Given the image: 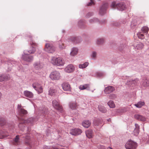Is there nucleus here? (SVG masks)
Here are the masks:
<instances>
[{"label": "nucleus", "mask_w": 149, "mask_h": 149, "mask_svg": "<svg viewBox=\"0 0 149 149\" xmlns=\"http://www.w3.org/2000/svg\"><path fill=\"white\" fill-rule=\"evenodd\" d=\"M17 109L18 114L21 117L23 116L27 113V111L22 108L20 104L18 105Z\"/></svg>", "instance_id": "nucleus-9"}, {"label": "nucleus", "mask_w": 149, "mask_h": 149, "mask_svg": "<svg viewBox=\"0 0 149 149\" xmlns=\"http://www.w3.org/2000/svg\"><path fill=\"white\" fill-rule=\"evenodd\" d=\"M97 72H93L92 73H91V75L93 76H94L97 77V75L96 73Z\"/></svg>", "instance_id": "nucleus-56"}, {"label": "nucleus", "mask_w": 149, "mask_h": 149, "mask_svg": "<svg viewBox=\"0 0 149 149\" xmlns=\"http://www.w3.org/2000/svg\"><path fill=\"white\" fill-rule=\"evenodd\" d=\"M135 128L134 131V134L135 136H137L139 132V126L137 124H135Z\"/></svg>", "instance_id": "nucleus-29"}, {"label": "nucleus", "mask_w": 149, "mask_h": 149, "mask_svg": "<svg viewBox=\"0 0 149 149\" xmlns=\"http://www.w3.org/2000/svg\"><path fill=\"white\" fill-rule=\"evenodd\" d=\"M22 58L23 60L28 62H32L33 59V56L28 54L26 51L24 52V54H22Z\"/></svg>", "instance_id": "nucleus-5"}, {"label": "nucleus", "mask_w": 149, "mask_h": 149, "mask_svg": "<svg viewBox=\"0 0 149 149\" xmlns=\"http://www.w3.org/2000/svg\"><path fill=\"white\" fill-rule=\"evenodd\" d=\"M106 22L105 20V19H102L100 21L99 20V22H98V23H100V24H104Z\"/></svg>", "instance_id": "nucleus-53"}, {"label": "nucleus", "mask_w": 149, "mask_h": 149, "mask_svg": "<svg viewBox=\"0 0 149 149\" xmlns=\"http://www.w3.org/2000/svg\"><path fill=\"white\" fill-rule=\"evenodd\" d=\"M127 83H128V84H129V85L130 84H129V83H128V82H127Z\"/></svg>", "instance_id": "nucleus-63"}, {"label": "nucleus", "mask_w": 149, "mask_h": 149, "mask_svg": "<svg viewBox=\"0 0 149 149\" xmlns=\"http://www.w3.org/2000/svg\"><path fill=\"white\" fill-rule=\"evenodd\" d=\"M25 143L26 145L31 146L32 145V141L30 139V136L28 135H25Z\"/></svg>", "instance_id": "nucleus-20"}, {"label": "nucleus", "mask_w": 149, "mask_h": 149, "mask_svg": "<svg viewBox=\"0 0 149 149\" xmlns=\"http://www.w3.org/2000/svg\"><path fill=\"white\" fill-rule=\"evenodd\" d=\"M143 86L145 87L149 86V79H146L143 81Z\"/></svg>", "instance_id": "nucleus-37"}, {"label": "nucleus", "mask_w": 149, "mask_h": 149, "mask_svg": "<svg viewBox=\"0 0 149 149\" xmlns=\"http://www.w3.org/2000/svg\"><path fill=\"white\" fill-rule=\"evenodd\" d=\"M102 121L99 120H95L93 122L94 125L96 126H99L100 127H102V125H100Z\"/></svg>", "instance_id": "nucleus-43"}, {"label": "nucleus", "mask_w": 149, "mask_h": 149, "mask_svg": "<svg viewBox=\"0 0 149 149\" xmlns=\"http://www.w3.org/2000/svg\"><path fill=\"white\" fill-rule=\"evenodd\" d=\"M110 97L111 98H114L116 97V96L115 94H112L110 95Z\"/></svg>", "instance_id": "nucleus-57"}, {"label": "nucleus", "mask_w": 149, "mask_h": 149, "mask_svg": "<svg viewBox=\"0 0 149 149\" xmlns=\"http://www.w3.org/2000/svg\"><path fill=\"white\" fill-rule=\"evenodd\" d=\"M7 64L8 65V71H11L13 66H16L18 64L17 61L12 59H8L7 60Z\"/></svg>", "instance_id": "nucleus-8"}, {"label": "nucleus", "mask_w": 149, "mask_h": 149, "mask_svg": "<svg viewBox=\"0 0 149 149\" xmlns=\"http://www.w3.org/2000/svg\"><path fill=\"white\" fill-rule=\"evenodd\" d=\"M67 40L69 42H71L74 44H77L80 42L81 41V38L80 37H71L68 38Z\"/></svg>", "instance_id": "nucleus-10"}, {"label": "nucleus", "mask_w": 149, "mask_h": 149, "mask_svg": "<svg viewBox=\"0 0 149 149\" xmlns=\"http://www.w3.org/2000/svg\"><path fill=\"white\" fill-rule=\"evenodd\" d=\"M51 63L57 66H62L64 65V62L63 60L60 57H52L51 59Z\"/></svg>", "instance_id": "nucleus-1"}, {"label": "nucleus", "mask_w": 149, "mask_h": 149, "mask_svg": "<svg viewBox=\"0 0 149 149\" xmlns=\"http://www.w3.org/2000/svg\"><path fill=\"white\" fill-rule=\"evenodd\" d=\"M99 22V20L96 18H94L90 19L89 20V23L90 24H92L95 23H97Z\"/></svg>", "instance_id": "nucleus-35"}, {"label": "nucleus", "mask_w": 149, "mask_h": 149, "mask_svg": "<svg viewBox=\"0 0 149 149\" xmlns=\"http://www.w3.org/2000/svg\"><path fill=\"white\" fill-rule=\"evenodd\" d=\"M137 34L139 38L143 39L144 38V36L143 34L140 33H138Z\"/></svg>", "instance_id": "nucleus-47"}, {"label": "nucleus", "mask_w": 149, "mask_h": 149, "mask_svg": "<svg viewBox=\"0 0 149 149\" xmlns=\"http://www.w3.org/2000/svg\"><path fill=\"white\" fill-rule=\"evenodd\" d=\"M50 78L52 80H58L61 78L60 72L58 71H54L52 72L49 76Z\"/></svg>", "instance_id": "nucleus-4"}, {"label": "nucleus", "mask_w": 149, "mask_h": 149, "mask_svg": "<svg viewBox=\"0 0 149 149\" xmlns=\"http://www.w3.org/2000/svg\"><path fill=\"white\" fill-rule=\"evenodd\" d=\"M69 108L71 110H74L76 109L77 105L75 102H71L69 103Z\"/></svg>", "instance_id": "nucleus-26"}, {"label": "nucleus", "mask_w": 149, "mask_h": 149, "mask_svg": "<svg viewBox=\"0 0 149 149\" xmlns=\"http://www.w3.org/2000/svg\"><path fill=\"white\" fill-rule=\"evenodd\" d=\"M56 92V91L55 89L50 88L49 92V94L51 95H52Z\"/></svg>", "instance_id": "nucleus-45"}, {"label": "nucleus", "mask_w": 149, "mask_h": 149, "mask_svg": "<svg viewBox=\"0 0 149 149\" xmlns=\"http://www.w3.org/2000/svg\"><path fill=\"white\" fill-rule=\"evenodd\" d=\"M45 50L48 53H53L55 50V48L52 44L49 43H46L45 45Z\"/></svg>", "instance_id": "nucleus-7"}, {"label": "nucleus", "mask_w": 149, "mask_h": 149, "mask_svg": "<svg viewBox=\"0 0 149 149\" xmlns=\"http://www.w3.org/2000/svg\"><path fill=\"white\" fill-rule=\"evenodd\" d=\"M108 6V4L107 3L103 4L100 7L99 10V14L100 15H103L106 13V10Z\"/></svg>", "instance_id": "nucleus-14"}, {"label": "nucleus", "mask_w": 149, "mask_h": 149, "mask_svg": "<svg viewBox=\"0 0 149 149\" xmlns=\"http://www.w3.org/2000/svg\"><path fill=\"white\" fill-rule=\"evenodd\" d=\"M124 24V22H115L113 23V25L115 26H120L122 24Z\"/></svg>", "instance_id": "nucleus-42"}, {"label": "nucleus", "mask_w": 149, "mask_h": 149, "mask_svg": "<svg viewBox=\"0 0 149 149\" xmlns=\"http://www.w3.org/2000/svg\"><path fill=\"white\" fill-rule=\"evenodd\" d=\"M148 30V28L146 26H143L141 29V30L143 32L146 33H147Z\"/></svg>", "instance_id": "nucleus-44"}, {"label": "nucleus", "mask_w": 149, "mask_h": 149, "mask_svg": "<svg viewBox=\"0 0 149 149\" xmlns=\"http://www.w3.org/2000/svg\"><path fill=\"white\" fill-rule=\"evenodd\" d=\"M63 89L65 91H70L71 87L69 84L68 83H64L62 84Z\"/></svg>", "instance_id": "nucleus-19"}, {"label": "nucleus", "mask_w": 149, "mask_h": 149, "mask_svg": "<svg viewBox=\"0 0 149 149\" xmlns=\"http://www.w3.org/2000/svg\"><path fill=\"white\" fill-rule=\"evenodd\" d=\"M33 88L39 94L43 92L42 88V87L39 86L37 83H35L32 84Z\"/></svg>", "instance_id": "nucleus-16"}, {"label": "nucleus", "mask_w": 149, "mask_h": 149, "mask_svg": "<svg viewBox=\"0 0 149 149\" xmlns=\"http://www.w3.org/2000/svg\"><path fill=\"white\" fill-rule=\"evenodd\" d=\"M75 70V67L72 64H70L67 66L64 69V71L66 72L70 73L73 72Z\"/></svg>", "instance_id": "nucleus-15"}, {"label": "nucleus", "mask_w": 149, "mask_h": 149, "mask_svg": "<svg viewBox=\"0 0 149 149\" xmlns=\"http://www.w3.org/2000/svg\"><path fill=\"white\" fill-rule=\"evenodd\" d=\"M53 107L61 112H62L63 109L59 105L58 102L56 100H54L52 102Z\"/></svg>", "instance_id": "nucleus-12"}, {"label": "nucleus", "mask_w": 149, "mask_h": 149, "mask_svg": "<svg viewBox=\"0 0 149 149\" xmlns=\"http://www.w3.org/2000/svg\"><path fill=\"white\" fill-rule=\"evenodd\" d=\"M107 149H113L112 148H111L110 147H108L107 148Z\"/></svg>", "instance_id": "nucleus-59"}, {"label": "nucleus", "mask_w": 149, "mask_h": 149, "mask_svg": "<svg viewBox=\"0 0 149 149\" xmlns=\"http://www.w3.org/2000/svg\"><path fill=\"white\" fill-rule=\"evenodd\" d=\"M107 120L108 121H110V118H109V119H108Z\"/></svg>", "instance_id": "nucleus-61"}, {"label": "nucleus", "mask_w": 149, "mask_h": 149, "mask_svg": "<svg viewBox=\"0 0 149 149\" xmlns=\"http://www.w3.org/2000/svg\"><path fill=\"white\" fill-rule=\"evenodd\" d=\"M145 104V102L143 101H139L138 102L137 104H134L136 107L138 108H141L142 106L144 105Z\"/></svg>", "instance_id": "nucleus-34"}, {"label": "nucleus", "mask_w": 149, "mask_h": 149, "mask_svg": "<svg viewBox=\"0 0 149 149\" xmlns=\"http://www.w3.org/2000/svg\"><path fill=\"white\" fill-rule=\"evenodd\" d=\"M24 94L25 97L29 98H32L33 96V94L32 92L27 90L24 91Z\"/></svg>", "instance_id": "nucleus-22"}, {"label": "nucleus", "mask_w": 149, "mask_h": 149, "mask_svg": "<svg viewBox=\"0 0 149 149\" xmlns=\"http://www.w3.org/2000/svg\"><path fill=\"white\" fill-rule=\"evenodd\" d=\"M40 114H41L43 115L44 114H46L48 112L47 109L45 107H41L39 109Z\"/></svg>", "instance_id": "nucleus-23"}, {"label": "nucleus", "mask_w": 149, "mask_h": 149, "mask_svg": "<svg viewBox=\"0 0 149 149\" xmlns=\"http://www.w3.org/2000/svg\"><path fill=\"white\" fill-rule=\"evenodd\" d=\"M8 136L7 132L3 130L0 131V139H2Z\"/></svg>", "instance_id": "nucleus-31"}, {"label": "nucleus", "mask_w": 149, "mask_h": 149, "mask_svg": "<svg viewBox=\"0 0 149 149\" xmlns=\"http://www.w3.org/2000/svg\"><path fill=\"white\" fill-rule=\"evenodd\" d=\"M6 123L5 119L3 117H0V125L1 126L4 125Z\"/></svg>", "instance_id": "nucleus-40"}, {"label": "nucleus", "mask_w": 149, "mask_h": 149, "mask_svg": "<svg viewBox=\"0 0 149 149\" xmlns=\"http://www.w3.org/2000/svg\"><path fill=\"white\" fill-rule=\"evenodd\" d=\"M104 42V40L103 38H99L97 39L96 43L98 45H101L103 44Z\"/></svg>", "instance_id": "nucleus-41"}, {"label": "nucleus", "mask_w": 149, "mask_h": 149, "mask_svg": "<svg viewBox=\"0 0 149 149\" xmlns=\"http://www.w3.org/2000/svg\"><path fill=\"white\" fill-rule=\"evenodd\" d=\"M90 1L91 2L88 3L87 4L88 6H91L93 4H94V2L93 1V0H90Z\"/></svg>", "instance_id": "nucleus-54"}, {"label": "nucleus", "mask_w": 149, "mask_h": 149, "mask_svg": "<svg viewBox=\"0 0 149 149\" xmlns=\"http://www.w3.org/2000/svg\"><path fill=\"white\" fill-rule=\"evenodd\" d=\"M111 7L112 8H117L118 10L123 11L125 8V3L121 2L118 3H116V2H112L111 5Z\"/></svg>", "instance_id": "nucleus-2"}, {"label": "nucleus", "mask_w": 149, "mask_h": 149, "mask_svg": "<svg viewBox=\"0 0 149 149\" xmlns=\"http://www.w3.org/2000/svg\"><path fill=\"white\" fill-rule=\"evenodd\" d=\"M19 142V135H17L13 140V143L15 144H18Z\"/></svg>", "instance_id": "nucleus-32"}, {"label": "nucleus", "mask_w": 149, "mask_h": 149, "mask_svg": "<svg viewBox=\"0 0 149 149\" xmlns=\"http://www.w3.org/2000/svg\"><path fill=\"white\" fill-rule=\"evenodd\" d=\"M124 77H122V79H127V77H126H126H125V78Z\"/></svg>", "instance_id": "nucleus-58"}, {"label": "nucleus", "mask_w": 149, "mask_h": 149, "mask_svg": "<svg viewBox=\"0 0 149 149\" xmlns=\"http://www.w3.org/2000/svg\"><path fill=\"white\" fill-rule=\"evenodd\" d=\"M86 135L88 138H91L93 136V131L91 129H89L86 132Z\"/></svg>", "instance_id": "nucleus-30"}, {"label": "nucleus", "mask_w": 149, "mask_h": 149, "mask_svg": "<svg viewBox=\"0 0 149 149\" xmlns=\"http://www.w3.org/2000/svg\"><path fill=\"white\" fill-rule=\"evenodd\" d=\"M107 104L111 108H114L115 107V104L112 100L109 101L107 103Z\"/></svg>", "instance_id": "nucleus-39"}, {"label": "nucleus", "mask_w": 149, "mask_h": 149, "mask_svg": "<svg viewBox=\"0 0 149 149\" xmlns=\"http://www.w3.org/2000/svg\"><path fill=\"white\" fill-rule=\"evenodd\" d=\"M97 55V53L95 51H93L91 55V56L93 58H95L96 57Z\"/></svg>", "instance_id": "nucleus-49"}, {"label": "nucleus", "mask_w": 149, "mask_h": 149, "mask_svg": "<svg viewBox=\"0 0 149 149\" xmlns=\"http://www.w3.org/2000/svg\"><path fill=\"white\" fill-rule=\"evenodd\" d=\"M62 32H63V33H64V30H63V31H62Z\"/></svg>", "instance_id": "nucleus-62"}, {"label": "nucleus", "mask_w": 149, "mask_h": 149, "mask_svg": "<svg viewBox=\"0 0 149 149\" xmlns=\"http://www.w3.org/2000/svg\"><path fill=\"white\" fill-rule=\"evenodd\" d=\"M143 47V44L141 42H139L136 45V47L135 46L134 47L135 49H142Z\"/></svg>", "instance_id": "nucleus-38"}, {"label": "nucleus", "mask_w": 149, "mask_h": 149, "mask_svg": "<svg viewBox=\"0 0 149 149\" xmlns=\"http://www.w3.org/2000/svg\"><path fill=\"white\" fill-rule=\"evenodd\" d=\"M2 95V94L0 92V99H1Z\"/></svg>", "instance_id": "nucleus-60"}, {"label": "nucleus", "mask_w": 149, "mask_h": 149, "mask_svg": "<svg viewBox=\"0 0 149 149\" xmlns=\"http://www.w3.org/2000/svg\"><path fill=\"white\" fill-rule=\"evenodd\" d=\"M134 117L138 120L142 121H144L146 120V118L144 116L136 114L134 116Z\"/></svg>", "instance_id": "nucleus-24"}, {"label": "nucleus", "mask_w": 149, "mask_h": 149, "mask_svg": "<svg viewBox=\"0 0 149 149\" xmlns=\"http://www.w3.org/2000/svg\"><path fill=\"white\" fill-rule=\"evenodd\" d=\"M93 15V13H88L86 16V18H88Z\"/></svg>", "instance_id": "nucleus-50"}, {"label": "nucleus", "mask_w": 149, "mask_h": 149, "mask_svg": "<svg viewBox=\"0 0 149 149\" xmlns=\"http://www.w3.org/2000/svg\"><path fill=\"white\" fill-rule=\"evenodd\" d=\"M88 64L89 63L88 62H85L83 64H79V67L80 68L83 69L86 67Z\"/></svg>", "instance_id": "nucleus-36"}, {"label": "nucleus", "mask_w": 149, "mask_h": 149, "mask_svg": "<svg viewBox=\"0 0 149 149\" xmlns=\"http://www.w3.org/2000/svg\"><path fill=\"white\" fill-rule=\"evenodd\" d=\"M18 120L20 122L18 124L19 127L20 128L21 127V125L24 123H25L26 122L27 123H32L34 121V119L33 118L31 117L29 118L26 121L24 120L23 118L18 117Z\"/></svg>", "instance_id": "nucleus-11"}, {"label": "nucleus", "mask_w": 149, "mask_h": 149, "mask_svg": "<svg viewBox=\"0 0 149 149\" xmlns=\"http://www.w3.org/2000/svg\"><path fill=\"white\" fill-rule=\"evenodd\" d=\"M43 66V64L40 61L35 62L33 64V66L34 68L36 70H39L42 68Z\"/></svg>", "instance_id": "nucleus-17"}, {"label": "nucleus", "mask_w": 149, "mask_h": 149, "mask_svg": "<svg viewBox=\"0 0 149 149\" xmlns=\"http://www.w3.org/2000/svg\"><path fill=\"white\" fill-rule=\"evenodd\" d=\"M66 46L64 44H62V45H59V47L61 49H63L65 48Z\"/></svg>", "instance_id": "nucleus-52"}, {"label": "nucleus", "mask_w": 149, "mask_h": 149, "mask_svg": "<svg viewBox=\"0 0 149 149\" xmlns=\"http://www.w3.org/2000/svg\"><path fill=\"white\" fill-rule=\"evenodd\" d=\"M0 149H4L3 148H1Z\"/></svg>", "instance_id": "nucleus-64"}, {"label": "nucleus", "mask_w": 149, "mask_h": 149, "mask_svg": "<svg viewBox=\"0 0 149 149\" xmlns=\"http://www.w3.org/2000/svg\"><path fill=\"white\" fill-rule=\"evenodd\" d=\"M114 90V88L113 86H109L105 88L104 92L106 94H108L113 92Z\"/></svg>", "instance_id": "nucleus-18"}, {"label": "nucleus", "mask_w": 149, "mask_h": 149, "mask_svg": "<svg viewBox=\"0 0 149 149\" xmlns=\"http://www.w3.org/2000/svg\"><path fill=\"white\" fill-rule=\"evenodd\" d=\"M96 74L97 75V77H100L104 75V73L101 72H97Z\"/></svg>", "instance_id": "nucleus-48"}, {"label": "nucleus", "mask_w": 149, "mask_h": 149, "mask_svg": "<svg viewBox=\"0 0 149 149\" xmlns=\"http://www.w3.org/2000/svg\"><path fill=\"white\" fill-rule=\"evenodd\" d=\"M125 45H123V44L121 45L119 47V50L120 51L123 50L124 48L125 47Z\"/></svg>", "instance_id": "nucleus-51"}, {"label": "nucleus", "mask_w": 149, "mask_h": 149, "mask_svg": "<svg viewBox=\"0 0 149 149\" xmlns=\"http://www.w3.org/2000/svg\"><path fill=\"white\" fill-rule=\"evenodd\" d=\"M78 51V49L77 48L73 47L72 48L70 54L71 56H74L77 54Z\"/></svg>", "instance_id": "nucleus-27"}, {"label": "nucleus", "mask_w": 149, "mask_h": 149, "mask_svg": "<svg viewBox=\"0 0 149 149\" xmlns=\"http://www.w3.org/2000/svg\"><path fill=\"white\" fill-rule=\"evenodd\" d=\"M91 124V122L88 120H84L82 123V125L84 127H88Z\"/></svg>", "instance_id": "nucleus-28"}, {"label": "nucleus", "mask_w": 149, "mask_h": 149, "mask_svg": "<svg viewBox=\"0 0 149 149\" xmlns=\"http://www.w3.org/2000/svg\"><path fill=\"white\" fill-rule=\"evenodd\" d=\"M98 108L99 111L102 113H105L107 111L106 109L104 106L100 105L98 106Z\"/></svg>", "instance_id": "nucleus-33"}, {"label": "nucleus", "mask_w": 149, "mask_h": 149, "mask_svg": "<svg viewBox=\"0 0 149 149\" xmlns=\"http://www.w3.org/2000/svg\"><path fill=\"white\" fill-rule=\"evenodd\" d=\"M137 146V143L131 140L128 141L125 145L126 149H136Z\"/></svg>", "instance_id": "nucleus-6"}, {"label": "nucleus", "mask_w": 149, "mask_h": 149, "mask_svg": "<svg viewBox=\"0 0 149 149\" xmlns=\"http://www.w3.org/2000/svg\"><path fill=\"white\" fill-rule=\"evenodd\" d=\"M9 76L7 74H0V81H3L9 79Z\"/></svg>", "instance_id": "nucleus-25"}, {"label": "nucleus", "mask_w": 149, "mask_h": 149, "mask_svg": "<svg viewBox=\"0 0 149 149\" xmlns=\"http://www.w3.org/2000/svg\"><path fill=\"white\" fill-rule=\"evenodd\" d=\"M29 40L28 42L31 45V46L30 47L29 50L26 51V52H28L30 54H33L36 51V44L32 40L30 35L29 36Z\"/></svg>", "instance_id": "nucleus-3"}, {"label": "nucleus", "mask_w": 149, "mask_h": 149, "mask_svg": "<svg viewBox=\"0 0 149 149\" xmlns=\"http://www.w3.org/2000/svg\"><path fill=\"white\" fill-rule=\"evenodd\" d=\"M79 88L80 90H84L86 89L87 91L90 90L89 85L88 84H85L81 85L79 86Z\"/></svg>", "instance_id": "nucleus-21"}, {"label": "nucleus", "mask_w": 149, "mask_h": 149, "mask_svg": "<svg viewBox=\"0 0 149 149\" xmlns=\"http://www.w3.org/2000/svg\"><path fill=\"white\" fill-rule=\"evenodd\" d=\"M82 131L81 129L79 128H75L71 130L70 132V134L72 135L77 136L80 135Z\"/></svg>", "instance_id": "nucleus-13"}, {"label": "nucleus", "mask_w": 149, "mask_h": 149, "mask_svg": "<svg viewBox=\"0 0 149 149\" xmlns=\"http://www.w3.org/2000/svg\"><path fill=\"white\" fill-rule=\"evenodd\" d=\"M83 20H80L78 22V25L80 27H82L83 25Z\"/></svg>", "instance_id": "nucleus-46"}, {"label": "nucleus", "mask_w": 149, "mask_h": 149, "mask_svg": "<svg viewBox=\"0 0 149 149\" xmlns=\"http://www.w3.org/2000/svg\"><path fill=\"white\" fill-rule=\"evenodd\" d=\"M137 80V79L134 80H131L130 81H129V82H130V84H132L133 83L134 84H136L135 83V81H136Z\"/></svg>", "instance_id": "nucleus-55"}]
</instances>
